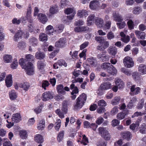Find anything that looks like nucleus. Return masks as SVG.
<instances>
[{
    "instance_id": "obj_1",
    "label": "nucleus",
    "mask_w": 146,
    "mask_h": 146,
    "mask_svg": "<svg viewBox=\"0 0 146 146\" xmlns=\"http://www.w3.org/2000/svg\"><path fill=\"white\" fill-rule=\"evenodd\" d=\"M24 61L23 58L20 59L19 60V64L23 68L26 70L27 74L29 75H33L34 73L33 64L31 62H29L28 64L26 65Z\"/></svg>"
},
{
    "instance_id": "obj_2",
    "label": "nucleus",
    "mask_w": 146,
    "mask_h": 146,
    "mask_svg": "<svg viewBox=\"0 0 146 146\" xmlns=\"http://www.w3.org/2000/svg\"><path fill=\"white\" fill-rule=\"evenodd\" d=\"M86 95L83 93L80 95L76 99V104L74 106L75 109L80 108L83 106L86 100Z\"/></svg>"
},
{
    "instance_id": "obj_3",
    "label": "nucleus",
    "mask_w": 146,
    "mask_h": 146,
    "mask_svg": "<svg viewBox=\"0 0 146 146\" xmlns=\"http://www.w3.org/2000/svg\"><path fill=\"white\" fill-rule=\"evenodd\" d=\"M99 134L106 140L110 139L111 136L108 130L105 127H100L98 129Z\"/></svg>"
},
{
    "instance_id": "obj_4",
    "label": "nucleus",
    "mask_w": 146,
    "mask_h": 146,
    "mask_svg": "<svg viewBox=\"0 0 146 146\" xmlns=\"http://www.w3.org/2000/svg\"><path fill=\"white\" fill-rule=\"evenodd\" d=\"M123 62L125 66L127 68L132 67L134 65V62L132 58L129 56L125 58L123 60Z\"/></svg>"
},
{
    "instance_id": "obj_5",
    "label": "nucleus",
    "mask_w": 146,
    "mask_h": 146,
    "mask_svg": "<svg viewBox=\"0 0 146 146\" xmlns=\"http://www.w3.org/2000/svg\"><path fill=\"white\" fill-rule=\"evenodd\" d=\"M64 12L66 14H71L67 16L68 19L69 20H72L73 19L76 13L75 11L71 8H68L64 10Z\"/></svg>"
},
{
    "instance_id": "obj_6",
    "label": "nucleus",
    "mask_w": 146,
    "mask_h": 146,
    "mask_svg": "<svg viewBox=\"0 0 146 146\" xmlns=\"http://www.w3.org/2000/svg\"><path fill=\"white\" fill-rule=\"evenodd\" d=\"M38 19L39 21L43 24H45L48 19L46 15L42 13H39L37 15Z\"/></svg>"
},
{
    "instance_id": "obj_7",
    "label": "nucleus",
    "mask_w": 146,
    "mask_h": 146,
    "mask_svg": "<svg viewBox=\"0 0 146 146\" xmlns=\"http://www.w3.org/2000/svg\"><path fill=\"white\" fill-rule=\"evenodd\" d=\"M58 11V7L57 5H55L50 7L49 10V14L48 16L50 17L52 15H53L57 13Z\"/></svg>"
},
{
    "instance_id": "obj_8",
    "label": "nucleus",
    "mask_w": 146,
    "mask_h": 146,
    "mask_svg": "<svg viewBox=\"0 0 146 146\" xmlns=\"http://www.w3.org/2000/svg\"><path fill=\"white\" fill-rule=\"evenodd\" d=\"M42 96L43 101L48 100L53 98V94L49 92H44L42 94Z\"/></svg>"
},
{
    "instance_id": "obj_9",
    "label": "nucleus",
    "mask_w": 146,
    "mask_h": 146,
    "mask_svg": "<svg viewBox=\"0 0 146 146\" xmlns=\"http://www.w3.org/2000/svg\"><path fill=\"white\" fill-rule=\"evenodd\" d=\"M6 85L7 87H10L12 85L13 80L12 76L11 74L6 77L5 80Z\"/></svg>"
},
{
    "instance_id": "obj_10",
    "label": "nucleus",
    "mask_w": 146,
    "mask_h": 146,
    "mask_svg": "<svg viewBox=\"0 0 146 146\" xmlns=\"http://www.w3.org/2000/svg\"><path fill=\"white\" fill-rule=\"evenodd\" d=\"M11 119L12 122L17 123L21 120V117L20 113H16L13 114Z\"/></svg>"
},
{
    "instance_id": "obj_11",
    "label": "nucleus",
    "mask_w": 146,
    "mask_h": 146,
    "mask_svg": "<svg viewBox=\"0 0 146 146\" xmlns=\"http://www.w3.org/2000/svg\"><path fill=\"white\" fill-rule=\"evenodd\" d=\"M99 3V1L98 0H93L90 2V7L92 9H95L98 7Z\"/></svg>"
},
{
    "instance_id": "obj_12",
    "label": "nucleus",
    "mask_w": 146,
    "mask_h": 146,
    "mask_svg": "<svg viewBox=\"0 0 146 146\" xmlns=\"http://www.w3.org/2000/svg\"><path fill=\"white\" fill-rule=\"evenodd\" d=\"M102 43H103L102 46L101 45H99L97 47V49L101 51H104L105 49L107 48L109 46V43L108 41H104Z\"/></svg>"
},
{
    "instance_id": "obj_13",
    "label": "nucleus",
    "mask_w": 146,
    "mask_h": 146,
    "mask_svg": "<svg viewBox=\"0 0 146 146\" xmlns=\"http://www.w3.org/2000/svg\"><path fill=\"white\" fill-rule=\"evenodd\" d=\"M95 23L98 27H102L104 25V21L101 18L97 17L95 19Z\"/></svg>"
},
{
    "instance_id": "obj_14",
    "label": "nucleus",
    "mask_w": 146,
    "mask_h": 146,
    "mask_svg": "<svg viewBox=\"0 0 146 146\" xmlns=\"http://www.w3.org/2000/svg\"><path fill=\"white\" fill-rule=\"evenodd\" d=\"M107 72L110 75L113 76L115 75L117 73V70L116 68L112 65L108 70Z\"/></svg>"
},
{
    "instance_id": "obj_15",
    "label": "nucleus",
    "mask_w": 146,
    "mask_h": 146,
    "mask_svg": "<svg viewBox=\"0 0 146 146\" xmlns=\"http://www.w3.org/2000/svg\"><path fill=\"white\" fill-rule=\"evenodd\" d=\"M65 39L63 38H61L56 42L55 46L58 47H62L65 45Z\"/></svg>"
},
{
    "instance_id": "obj_16",
    "label": "nucleus",
    "mask_w": 146,
    "mask_h": 146,
    "mask_svg": "<svg viewBox=\"0 0 146 146\" xmlns=\"http://www.w3.org/2000/svg\"><path fill=\"white\" fill-rule=\"evenodd\" d=\"M131 92L133 95H136L140 92V89L139 87H135V86L133 85L131 86L130 88Z\"/></svg>"
},
{
    "instance_id": "obj_17",
    "label": "nucleus",
    "mask_w": 146,
    "mask_h": 146,
    "mask_svg": "<svg viewBox=\"0 0 146 146\" xmlns=\"http://www.w3.org/2000/svg\"><path fill=\"white\" fill-rule=\"evenodd\" d=\"M26 65L28 64L29 62H30L33 61L34 60V58L33 56L31 54H28L25 56V59L23 58Z\"/></svg>"
},
{
    "instance_id": "obj_18",
    "label": "nucleus",
    "mask_w": 146,
    "mask_h": 146,
    "mask_svg": "<svg viewBox=\"0 0 146 146\" xmlns=\"http://www.w3.org/2000/svg\"><path fill=\"white\" fill-rule=\"evenodd\" d=\"M116 85L119 89L122 88L124 86V84L121 79L116 78L115 79Z\"/></svg>"
},
{
    "instance_id": "obj_19",
    "label": "nucleus",
    "mask_w": 146,
    "mask_h": 146,
    "mask_svg": "<svg viewBox=\"0 0 146 146\" xmlns=\"http://www.w3.org/2000/svg\"><path fill=\"white\" fill-rule=\"evenodd\" d=\"M121 136L124 139L129 141L131 138L132 135L129 132L126 131L122 133Z\"/></svg>"
},
{
    "instance_id": "obj_20",
    "label": "nucleus",
    "mask_w": 146,
    "mask_h": 146,
    "mask_svg": "<svg viewBox=\"0 0 146 146\" xmlns=\"http://www.w3.org/2000/svg\"><path fill=\"white\" fill-rule=\"evenodd\" d=\"M111 84L109 82L103 83L101 84L100 88L102 90L108 89L111 87Z\"/></svg>"
},
{
    "instance_id": "obj_21",
    "label": "nucleus",
    "mask_w": 146,
    "mask_h": 146,
    "mask_svg": "<svg viewBox=\"0 0 146 146\" xmlns=\"http://www.w3.org/2000/svg\"><path fill=\"white\" fill-rule=\"evenodd\" d=\"M109 53L113 56H115L117 53V49L115 47L110 46L108 49Z\"/></svg>"
},
{
    "instance_id": "obj_22",
    "label": "nucleus",
    "mask_w": 146,
    "mask_h": 146,
    "mask_svg": "<svg viewBox=\"0 0 146 146\" xmlns=\"http://www.w3.org/2000/svg\"><path fill=\"white\" fill-rule=\"evenodd\" d=\"M135 33L139 39H144L145 37V33L143 32H141L139 31H135Z\"/></svg>"
},
{
    "instance_id": "obj_23",
    "label": "nucleus",
    "mask_w": 146,
    "mask_h": 146,
    "mask_svg": "<svg viewBox=\"0 0 146 146\" xmlns=\"http://www.w3.org/2000/svg\"><path fill=\"white\" fill-rule=\"evenodd\" d=\"M138 70L141 74H146V66L143 64H140L138 67Z\"/></svg>"
},
{
    "instance_id": "obj_24",
    "label": "nucleus",
    "mask_w": 146,
    "mask_h": 146,
    "mask_svg": "<svg viewBox=\"0 0 146 146\" xmlns=\"http://www.w3.org/2000/svg\"><path fill=\"white\" fill-rule=\"evenodd\" d=\"M113 17L114 20L116 21L121 22L123 20L122 17L118 13H113Z\"/></svg>"
},
{
    "instance_id": "obj_25",
    "label": "nucleus",
    "mask_w": 146,
    "mask_h": 146,
    "mask_svg": "<svg viewBox=\"0 0 146 146\" xmlns=\"http://www.w3.org/2000/svg\"><path fill=\"white\" fill-rule=\"evenodd\" d=\"M35 56L37 59L42 60L45 58V55L43 52H37L35 54Z\"/></svg>"
},
{
    "instance_id": "obj_26",
    "label": "nucleus",
    "mask_w": 146,
    "mask_h": 146,
    "mask_svg": "<svg viewBox=\"0 0 146 146\" xmlns=\"http://www.w3.org/2000/svg\"><path fill=\"white\" fill-rule=\"evenodd\" d=\"M35 140L38 143H42L43 142L44 139L43 136L40 134H37L35 137Z\"/></svg>"
},
{
    "instance_id": "obj_27",
    "label": "nucleus",
    "mask_w": 146,
    "mask_h": 146,
    "mask_svg": "<svg viewBox=\"0 0 146 146\" xmlns=\"http://www.w3.org/2000/svg\"><path fill=\"white\" fill-rule=\"evenodd\" d=\"M31 9L30 7H29L27 9V11L25 17L26 19L28 20V21L30 23L33 22V20L31 19Z\"/></svg>"
},
{
    "instance_id": "obj_28",
    "label": "nucleus",
    "mask_w": 146,
    "mask_h": 146,
    "mask_svg": "<svg viewBox=\"0 0 146 146\" xmlns=\"http://www.w3.org/2000/svg\"><path fill=\"white\" fill-rule=\"evenodd\" d=\"M19 87L23 88L24 90L27 91L29 88L30 85L28 83L25 82L21 83L19 84Z\"/></svg>"
},
{
    "instance_id": "obj_29",
    "label": "nucleus",
    "mask_w": 146,
    "mask_h": 146,
    "mask_svg": "<svg viewBox=\"0 0 146 146\" xmlns=\"http://www.w3.org/2000/svg\"><path fill=\"white\" fill-rule=\"evenodd\" d=\"M67 103V101H64L62 104V106L61 110L64 114L68 112Z\"/></svg>"
},
{
    "instance_id": "obj_30",
    "label": "nucleus",
    "mask_w": 146,
    "mask_h": 146,
    "mask_svg": "<svg viewBox=\"0 0 146 146\" xmlns=\"http://www.w3.org/2000/svg\"><path fill=\"white\" fill-rule=\"evenodd\" d=\"M57 89L59 93L62 95H64L66 93L64 90L63 86L62 84L58 85L57 87Z\"/></svg>"
},
{
    "instance_id": "obj_31",
    "label": "nucleus",
    "mask_w": 146,
    "mask_h": 146,
    "mask_svg": "<svg viewBox=\"0 0 146 146\" xmlns=\"http://www.w3.org/2000/svg\"><path fill=\"white\" fill-rule=\"evenodd\" d=\"M87 60L89 64L92 66H95L97 64V61L95 58H91Z\"/></svg>"
},
{
    "instance_id": "obj_32",
    "label": "nucleus",
    "mask_w": 146,
    "mask_h": 146,
    "mask_svg": "<svg viewBox=\"0 0 146 146\" xmlns=\"http://www.w3.org/2000/svg\"><path fill=\"white\" fill-rule=\"evenodd\" d=\"M77 15L80 17H82L83 16H86L88 15L87 12L84 10H79L78 11Z\"/></svg>"
},
{
    "instance_id": "obj_33",
    "label": "nucleus",
    "mask_w": 146,
    "mask_h": 146,
    "mask_svg": "<svg viewBox=\"0 0 146 146\" xmlns=\"http://www.w3.org/2000/svg\"><path fill=\"white\" fill-rule=\"evenodd\" d=\"M3 60L6 63L10 62L12 60V57L10 55L6 54L3 57Z\"/></svg>"
},
{
    "instance_id": "obj_34",
    "label": "nucleus",
    "mask_w": 146,
    "mask_h": 146,
    "mask_svg": "<svg viewBox=\"0 0 146 146\" xmlns=\"http://www.w3.org/2000/svg\"><path fill=\"white\" fill-rule=\"evenodd\" d=\"M22 34L23 32L21 31H18L14 36V40L15 41H17L19 39L21 38Z\"/></svg>"
},
{
    "instance_id": "obj_35",
    "label": "nucleus",
    "mask_w": 146,
    "mask_h": 146,
    "mask_svg": "<svg viewBox=\"0 0 146 146\" xmlns=\"http://www.w3.org/2000/svg\"><path fill=\"white\" fill-rule=\"evenodd\" d=\"M97 57L98 59H100L104 61H106L108 60V56L106 55L101 54H98L97 55Z\"/></svg>"
},
{
    "instance_id": "obj_36",
    "label": "nucleus",
    "mask_w": 146,
    "mask_h": 146,
    "mask_svg": "<svg viewBox=\"0 0 146 146\" xmlns=\"http://www.w3.org/2000/svg\"><path fill=\"white\" fill-rule=\"evenodd\" d=\"M126 20H128L127 24L129 29L130 30L133 29L134 26V24L133 22L131 19L128 20V19H127Z\"/></svg>"
},
{
    "instance_id": "obj_37",
    "label": "nucleus",
    "mask_w": 146,
    "mask_h": 146,
    "mask_svg": "<svg viewBox=\"0 0 146 146\" xmlns=\"http://www.w3.org/2000/svg\"><path fill=\"white\" fill-rule=\"evenodd\" d=\"M9 95L10 99L12 100L16 99L17 97V95L14 90L9 92Z\"/></svg>"
},
{
    "instance_id": "obj_38",
    "label": "nucleus",
    "mask_w": 146,
    "mask_h": 146,
    "mask_svg": "<svg viewBox=\"0 0 146 146\" xmlns=\"http://www.w3.org/2000/svg\"><path fill=\"white\" fill-rule=\"evenodd\" d=\"M39 40L42 41H46L47 40L46 35L44 33H40L39 35Z\"/></svg>"
},
{
    "instance_id": "obj_39",
    "label": "nucleus",
    "mask_w": 146,
    "mask_h": 146,
    "mask_svg": "<svg viewBox=\"0 0 146 146\" xmlns=\"http://www.w3.org/2000/svg\"><path fill=\"white\" fill-rule=\"evenodd\" d=\"M120 97L119 96H116L111 101V104L113 105H115L118 104L120 100Z\"/></svg>"
},
{
    "instance_id": "obj_40",
    "label": "nucleus",
    "mask_w": 146,
    "mask_h": 146,
    "mask_svg": "<svg viewBox=\"0 0 146 146\" xmlns=\"http://www.w3.org/2000/svg\"><path fill=\"white\" fill-rule=\"evenodd\" d=\"M73 83H73L70 85V87L71 89H74L72 92V94H73L74 93L78 94V90L77 87L76 86H75V84Z\"/></svg>"
},
{
    "instance_id": "obj_41",
    "label": "nucleus",
    "mask_w": 146,
    "mask_h": 146,
    "mask_svg": "<svg viewBox=\"0 0 146 146\" xmlns=\"http://www.w3.org/2000/svg\"><path fill=\"white\" fill-rule=\"evenodd\" d=\"M53 27L51 25L48 26L46 28V33L48 34H51L53 32Z\"/></svg>"
},
{
    "instance_id": "obj_42",
    "label": "nucleus",
    "mask_w": 146,
    "mask_h": 146,
    "mask_svg": "<svg viewBox=\"0 0 146 146\" xmlns=\"http://www.w3.org/2000/svg\"><path fill=\"white\" fill-rule=\"evenodd\" d=\"M111 22L110 21H107L106 22L105 25H103L102 28L104 30H106L109 29L110 27Z\"/></svg>"
},
{
    "instance_id": "obj_43",
    "label": "nucleus",
    "mask_w": 146,
    "mask_h": 146,
    "mask_svg": "<svg viewBox=\"0 0 146 146\" xmlns=\"http://www.w3.org/2000/svg\"><path fill=\"white\" fill-rule=\"evenodd\" d=\"M111 65L109 63L105 62L102 64L101 67L103 69H106L107 71Z\"/></svg>"
},
{
    "instance_id": "obj_44",
    "label": "nucleus",
    "mask_w": 146,
    "mask_h": 146,
    "mask_svg": "<svg viewBox=\"0 0 146 146\" xmlns=\"http://www.w3.org/2000/svg\"><path fill=\"white\" fill-rule=\"evenodd\" d=\"M95 16L93 15H90L88 17L87 19V21L88 24L90 25H91L93 22Z\"/></svg>"
},
{
    "instance_id": "obj_45",
    "label": "nucleus",
    "mask_w": 146,
    "mask_h": 146,
    "mask_svg": "<svg viewBox=\"0 0 146 146\" xmlns=\"http://www.w3.org/2000/svg\"><path fill=\"white\" fill-rule=\"evenodd\" d=\"M139 132L142 134L146 133V125L145 123H143L141 126Z\"/></svg>"
},
{
    "instance_id": "obj_46",
    "label": "nucleus",
    "mask_w": 146,
    "mask_h": 146,
    "mask_svg": "<svg viewBox=\"0 0 146 146\" xmlns=\"http://www.w3.org/2000/svg\"><path fill=\"white\" fill-rule=\"evenodd\" d=\"M20 137L23 139H26L27 136L26 131H20Z\"/></svg>"
},
{
    "instance_id": "obj_47",
    "label": "nucleus",
    "mask_w": 146,
    "mask_h": 146,
    "mask_svg": "<svg viewBox=\"0 0 146 146\" xmlns=\"http://www.w3.org/2000/svg\"><path fill=\"white\" fill-rule=\"evenodd\" d=\"M18 63L16 59H14L13 62L11 65V68L13 69H15L18 66Z\"/></svg>"
},
{
    "instance_id": "obj_48",
    "label": "nucleus",
    "mask_w": 146,
    "mask_h": 146,
    "mask_svg": "<svg viewBox=\"0 0 146 146\" xmlns=\"http://www.w3.org/2000/svg\"><path fill=\"white\" fill-rule=\"evenodd\" d=\"M30 42L31 44L33 46H35L37 45V40L35 38H32L30 39Z\"/></svg>"
},
{
    "instance_id": "obj_49",
    "label": "nucleus",
    "mask_w": 146,
    "mask_h": 146,
    "mask_svg": "<svg viewBox=\"0 0 146 146\" xmlns=\"http://www.w3.org/2000/svg\"><path fill=\"white\" fill-rule=\"evenodd\" d=\"M83 139L82 141L81 142V143L84 145H87L88 143V140L85 135H82Z\"/></svg>"
},
{
    "instance_id": "obj_50",
    "label": "nucleus",
    "mask_w": 146,
    "mask_h": 146,
    "mask_svg": "<svg viewBox=\"0 0 146 146\" xmlns=\"http://www.w3.org/2000/svg\"><path fill=\"white\" fill-rule=\"evenodd\" d=\"M141 11V10L140 7H137L134 8L133 13L135 14H138Z\"/></svg>"
},
{
    "instance_id": "obj_51",
    "label": "nucleus",
    "mask_w": 146,
    "mask_h": 146,
    "mask_svg": "<svg viewBox=\"0 0 146 146\" xmlns=\"http://www.w3.org/2000/svg\"><path fill=\"white\" fill-rule=\"evenodd\" d=\"M106 102L104 100H100L98 102V105L99 106L103 107L106 106Z\"/></svg>"
},
{
    "instance_id": "obj_52",
    "label": "nucleus",
    "mask_w": 146,
    "mask_h": 146,
    "mask_svg": "<svg viewBox=\"0 0 146 146\" xmlns=\"http://www.w3.org/2000/svg\"><path fill=\"white\" fill-rule=\"evenodd\" d=\"M114 37V33L112 31L109 32L107 35V37L109 40L113 39Z\"/></svg>"
},
{
    "instance_id": "obj_53",
    "label": "nucleus",
    "mask_w": 146,
    "mask_h": 146,
    "mask_svg": "<svg viewBox=\"0 0 146 146\" xmlns=\"http://www.w3.org/2000/svg\"><path fill=\"white\" fill-rule=\"evenodd\" d=\"M64 131H62L60 132L59 133L57 137V139L59 142L62 140L64 137Z\"/></svg>"
},
{
    "instance_id": "obj_54",
    "label": "nucleus",
    "mask_w": 146,
    "mask_h": 146,
    "mask_svg": "<svg viewBox=\"0 0 146 146\" xmlns=\"http://www.w3.org/2000/svg\"><path fill=\"white\" fill-rule=\"evenodd\" d=\"M56 30L58 33H60L62 31L64 28L63 25H58L56 26Z\"/></svg>"
},
{
    "instance_id": "obj_55",
    "label": "nucleus",
    "mask_w": 146,
    "mask_h": 146,
    "mask_svg": "<svg viewBox=\"0 0 146 146\" xmlns=\"http://www.w3.org/2000/svg\"><path fill=\"white\" fill-rule=\"evenodd\" d=\"M61 123V121L59 119H58L57 120V122L56 123V125L55 127V129L56 130L58 131L60 127Z\"/></svg>"
},
{
    "instance_id": "obj_56",
    "label": "nucleus",
    "mask_w": 146,
    "mask_h": 146,
    "mask_svg": "<svg viewBox=\"0 0 146 146\" xmlns=\"http://www.w3.org/2000/svg\"><path fill=\"white\" fill-rule=\"evenodd\" d=\"M26 46V44L23 42H19L18 44V47L20 49H23Z\"/></svg>"
},
{
    "instance_id": "obj_57",
    "label": "nucleus",
    "mask_w": 146,
    "mask_h": 146,
    "mask_svg": "<svg viewBox=\"0 0 146 146\" xmlns=\"http://www.w3.org/2000/svg\"><path fill=\"white\" fill-rule=\"evenodd\" d=\"M95 39L100 44L102 43L103 42L104 40V38L100 36L96 37Z\"/></svg>"
},
{
    "instance_id": "obj_58",
    "label": "nucleus",
    "mask_w": 146,
    "mask_h": 146,
    "mask_svg": "<svg viewBox=\"0 0 146 146\" xmlns=\"http://www.w3.org/2000/svg\"><path fill=\"white\" fill-rule=\"evenodd\" d=\"M55 112L61 118H63L64 117V114L61 112L60 109L56 110Z\"/></svg>"
},
{
    "instance_id": "obj_59",
    "label": "nucleus",
    "mask_w": 146,
    "mask_h": 146,
    "mask_svg": "<svg viewBox=\"0 0 146 146\" xmlns=\"http://www.w3.org/2000/svg\"><path fill=\"white\" fill-rule=\"evenodd\" d=\"M118 111V108L117 106H115L111 110V114L112 115H114Z\"/></svg>"
},
{
    "instance_id": "obj_60",
    "label": "nucleus",
    "mask_w": 146,
    "mask_h": 146,
    "mask_svg": "<svg viewBox=\"0 0 146 146\" xmlns=\"http://www.w3.org/2000/svg\"><path fill=\"white\" fill-rule=\"evenodd\" d=\"M139 125V124L137 123H133L130 125L129 127L131 129L134 130L136 128L138 127Z\"/></svg>"
},
{
    "instance_id": "obj_61",
    "label": "nucleus",
    "mask_w": 146,
    "mask_h": 146,
    "mask_svg": "<svg viewBox=\"0 0 146 146\" xmlns=\"http://www.w3.org/2000/svg\"><path fill=\"white\" fill-rule=\"evenodd\" d=\"M125 117V116L123 113V112H120L118 113L117 115V117L118 119L119 120H121L123 119Z\"/></svg>"
},
{
    "instance_id": "obj_62",
    "label": "nucleus",
    "mask_w": 146,
    "mask_h": 146,
    "mask_svg": "<svg viewBox=\"0 0 146 146\" xmlns=\"http://www.w3.org/2000/svg\"><path fill=\"white\" fill-rule=\"evenodd\" d=\"M117 25L120 29H122L126 25V23L124 21H123L119 23H117Z\"/></svg>"
},
{
    "instance_id": "obj_63",
    "label": "nucleus",
    "mask_w": 146,
    "mask_h": 146,
    "mask_svg": "<svg viewBox=\"0 0 146 146\" xmlns=\"http://www.w3.org/2000/svg\"><path fill=\"white\" fill-rule=\"evenodd\" d=\"M82 72L80 70H75L73 72V75L75 76V78L78 77L80 73H82Z\"/></svg>"
},
{
    "instance_id": "obj_64",
    "label": "nucleus",
    "mask_w": 146,
    "mask_h": 146,
    "mask_svg": "<svg viewBox=\"0 0 146 146\" xmlns=\"http://www.w3.org/2000/svg\"><path fill=\"white\" fill-rule=\"evenodd\" d=\"M104 121V119L103 118L100 117L97 119L96 121V123L97 124L99 125L102 123Z\"/></svg>"
}]
</instances>
